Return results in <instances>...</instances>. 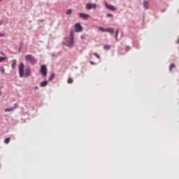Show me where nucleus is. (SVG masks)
Segmentation results:
<instances>
[{"label": "nucleus", "mask_w": 179, "mask_h": 179, "mask_svg": "<svg viewBox=\"0 0 179 179\" xmlns=\"http://www.w3.org/2000/svg\"><path fill=\"white\" fill-rule=\"evenodd\" d=\"M1 1H2V0H0V2H1Z\"/></svg>", "instance_id": "obj_33"}, {"label": "nucleus", "mask_w": 179, "mask_h": 179, "mask_svg": "<svg viewBox=\"0 0 179 179\" xmlns=\"http://www.w3.org/2000/svg\"><path fill=\"white\" fill-rule=\"evenodd\" d=\"M85 8L87 10H90V9H96L97 8V4L89 3L86 4Z\"/></svg>", "instance_id": "obj_6"}, {"label": "nucleus", "mask_w": 179, "mask_h": 179, "mask_svg": "<svg viewBox=\"0 0 179 179\" xmlns=\"http://www.w3.org/2000/svg\"><path fill=\"white\" fill-rule=\"evenodd\" d=\"M1 24H2V22H0V26H1Z\"/></svg>", "instance_id": "obj_31"}, {"label": "nucleus", "mask_w": 179, "mask_h": 179, "mask_svg": "<svg viewBox=\"0 0 179 179\" xmlns=\"http://www.w3.org/2000/svg\"><path fill=\"white\" fill-rule=\"evenodd\" d=\"M80 38H85V36H80Z\"/></svg>", "instance_id": "obj_30"}, {"label": "nucleus", "mask_w": 179, "mask_h": 179, "mask_svg": "<svg viewBox=\"0 0 179 179\" xmlns=\"http://www.w3.org/2000/svg\"><path fill=\"white\" fill-rule=\"evenodd\" d=\"M106 17H113V15L112 14H107Z\"/></svg>", "instance_id": "obj_27"}, {"label": "nucleus", "mask_w": 179, "mask_h": 179, "mask_svg": "<svg viewBox=\"0 0 179 179\" xmlns=\"http://www.w3.org/2000/svg\"><path fill=\"white\" fill-rule=\"evenodd\" d=\"M120 33V29H117L116 31V34H115V39L118 40V34Z\"/></svg>", "instance_id": "obj_20"}, {"label": "nucleus", "mask_w": 179, "mask_h": 179, "mask_svg": "<svg viewBox=\"0 0 179 179\" xmlns=\"http://www.w3.org/2000/svg\"><path fill=\"white\" fill-rule=\"evenodd\" d=\"M74 29H75V31H76V33H80V31H82V30H83V27H82V25H80V23H76L74 25Z\"/></svg>", "instance_id": "obj_7"}, {"label": "nucleus", "mask_w": 179, "mask_h": 179, "mask_svg": "<svg viewBox=\"0 0 179 179\" xmlns=\"http://www.w3.org/2000/svg\"><path fill=\"white\" fill-rule=\"evenodd\" d=\"M73 39H71L70 38H66V42H64L63 44H64V45H66V47H69V48H72V47H73Z\"/></svg>", "instance_id": "obj_3"}, {"label": "nucleus", "mask_w": 179, "mask_h": 179, "mask_svg": "<svg viewBox=\"0 0 179 179\" xmlns=\"http://www.w3.org/2000/svg\"><path fill=\"white\" fill-rule=\"evenodd\" d=\"M4 142H5L6 145H8V143H9L10 142V138L8 137V138H5Z\"/></svg>", "instance_id": "obj_16"}, {"label": "nucleus", "mask_w": 179, "mask_h": 179, "mask_svg": "<svg viewBox=\"0 0 179 179\" xmlns=\"http://www.w3.org/2000/svg\"><path fill=\"white\" fill-rule=\"evenodd\" d=\"M106 31H108V33H110L111 34H113V33H114V29H113V28H108V29H106Z\"/></svg>", "instance_id": "obj_15"}, {"label": "nucleus", "mask_w": 179, "mask_h": 179, "mask_svg": "<svg viewBox=\"0 0 179 179\" xmlns=\"http://www.w3.org/2000/svg\"><path fill=\"white\" fill-rule=\"evenodd\" d=\"M5 59H8L7 57H0V62H3V61H5Z\"/></svg>", "instance_id": "obj_18"}, {"label": "nucleus", "mask_w": 179, "mask_h": 179, "mask_svg": "<svg viewBox=\"0 0 179 179\" xmlns=\"http://www.w3.org/2000/svg\"><path fill=\"white\" fill-rule=\"evenodd\" d=\"M143 7L145 8V9H149V1H144Z\"/></svg>", "instance_id": "obj_9"}, {"label": "nucleus", "mask_w": 179, "mask_h": 179, "mask_svg": "<svg viewBox=\"0 0 179 179\" xmlns=\"http://www.w3.org/2000/svg\"><path fill=\"white\" fill-rule=\"evenodd\" d=\"M79 16H80V17H81V19H85V20H87V19H89V17H90V15L83 13H80Z\"/></svg>", "instance_id": "obj_8"}, {"label": "nucleus", "mask_w": 179, "mask_h": 179, "mask_svg": "<svg viewBox=\"0 0 179 179\" xmlns=\"http://www.w3.org/2000/svg\"><path fill=\"white\" fill-rule=\"evenodd\" d=\"M0 72H1L2 73H5V68L1 67L0 68Z\"/></svg>", "instance_id": "obj_23"}, {"label": "nucleus", "mask_w": 179, "mask_h": 179, "mask_svg": "<svg viewBox=\"0 0 179 179\" xmlns=\"http://www.w3.org/2000/svg\"><path fill=\"white\" fill-rule=\"evenodd\" d=\"M98 29L100 31H102L103 33L107 32V29H104V27H99Z\"/></svg>", "instance_id": "obj_12"}, {"label": "nucleus", "mask_w": 179, "mask_h": 179, "mask_svg": "<svg viewBox=\"0 0 179 179\" xmlns=\"http://www.w3.org/2000/svg\"><path fill=\"white\" fill-rule=\"evenodd\" d=\"M173 68H176V64H171L170 67H169V71L171 72L173 71Z\"/></svg>", "instance_id": "obj_19"}, {"label": "nucleus", "mask_w": 179, "mask_h": 179, "mask_svg": "<svg viewBox=\"0 0 179 179\" xmlns=\"http://www.w3.org/2000/svg\"><path fill=\"white\" fill-rule=\"evenodd\" d=\"M11 62H12L11 68L12 69H15L16 68V59L12 60Z\"/></svg>", "instance_id": "obj_11"}, {"label": "nucleus", "mask_w": 179, "mask_h": 179, "mask_svg": "<svg viewBox=\"0 0 179 179\" xmlns=\"http://www.w3.org/2000/svg\"><path fill=\"white\" fill-rule=\"evenodd\" d=\"M54 78H55V74L52 73L51 75V76L50 77L49 80H52V79H54Z\"/></svg>", "instance_id": "obj_21"}, {"label": "nucleus", "mask_w": 179, "mask_h": 179, "mask_svg": "<svg viewBox=\"0 0 179 179\" xmlns=\"http://www.w3.org/2000/svg\"><path fill=\"white\" fill-rule=\"evenodd\" d=\"M17 107H19V105H17V103H15L14 104V110H16V108H17Z\"/></svg>", "instance_id": "obj_26"}, {"label": "nucleus", "mask_w": 179, "mask_h": 179, "mask_svg": "<svg viewBox=\"0 0 179 179\" xmlns=\"http://www.w3.org/2000/svg\"><path fill=\"white\" fill-rule=\"evenodd\" d=\"M111 48V45H103V49L106 50V51H108Z\"/></svg>", "instance_id": "obj_13"}, {"label": "nucleus", "mask_w": 179, "mask_h": 179, "mask_svg": "<svg viewBox=\"0 0 179 179\" xmlns=\"http://www.w3.org/2000/svg\"><path fill=\"white\" fill-rule=\"evenodd\" d=\"M48 85V82L47 80H45L42 83H41L40 86L41 87H45Z\"/></svg>", "instance_id": "obj_10"}, {"label": "nucleus", "mask_w": 179, "mask_h": 179, "mask_svg": "<svg viewBox=\"0 0 179 179\" xmlns=\"http://www.w3.org/2000/svg\"><path fill=\"white\" fill-rule=\"evenodd\" d=\"M1 94H2V92L0 91V96H1Z\"/></svg>", "instance_id": "obj_32"}, {"label": "nucleus", "mask_w": 179, "mask_h": 179, "mask_svg": "<svg viewBox=\"0 0 179 179\" xmlns=\"http://www.w3.org/2000/svg\"><path fill=\"white\" fill-rule=\"evenodd\" d=\"M25 60L27 62L31 64V65H36V64H37V59H36V57L31 55H27L25 56Z\"/></svg>", "instance_id": "obj_2"}, {"label": "nucleus", "mask_w": 179, "mask_h": 179, "mask_svg": "<svg viewBox=\"0 0 179 179\" xmlns=\"http://www.w3.org/2000/svg\"><path fill=\"white\" fill-rule=\"evenodd\" d=\"M73 36H74L73 31H70V39L73 40V38H74Z\"/></svg>", "instance_id": "obj_17"}, {"label": "nucleus", "mask_w": 179, "mask_h": 179, "mask_svg": "<svg viewBox=\"0 0 179 179\" xmlns=\"http://www.w3.org/2000/svg\"><path fill=\"white\" fill-rule=\"evenodd\" d=\"M0 37H5V34H0Z\"/></svg>", "instance_id": "obj_29"}, {"label": "nucleus", "mask_w": 179, "mask_h": 179, "mask_svg": "<svg viewBox=\"0 0 179 179\" xmlns=\"http://www.w3.org/2000/svg\"><path fill=\"white\" fill-rule=\"evenodd\" d=\"M104 4H105L106 8L107 9H108L109 10H111L112 12L117 10V8H115V6L108 4V3H107V1H105Z\"/></svg>", "instance_id": "obj_5"}, {"label": "nucleus", "mask_w": 179, "mask_h": 179, "mask_svg": "<svg viewBox=\"0 0 179 179\" xmlns=\"http://www.w3.org/2000/svg\"><path fill=\"white\" fill-rule=\"evenodd\" d=\"M40 72L42 75V76H47V66H45V64L42 65L41 66V70Z\"/></svg>", "instance_id": "obj_4"}, {"label": "nucleus", "mask_w": 179, "mask_h": 179, "mask_svg": "<svg viewBox=\"0 0 179 179\" xmlns=\"http://www.w3.org/2000/svg\"><path fill=\"white\" fill-rule=\"evenodd\" d=\"M90 64H91V65H96V63L92 61L90 62Z\"/></svg>", "instance_id": "obj_28"}, {"label": "nucleus", "mask_w": 179, "mask_h": 179, "mask_svg": "<svg viewBox=\"0 0 179 179\" xmlns=\"http://www.w3.org/2000/svg\"><path fill=\"white\" fill-rule=\"evenodd\" d=\"M72 13V10L71 9L67 10L66 15H71Z\"/></svg>", "instance_id": "obj_24"}, {"label": "nucleus", "mask_w": 179, "mask_h": 179, "mask_svg": "<svg viewBox=\"0 0 179 179\" xmlns=\"http://www.w3.org/2000/svg\"><path fill=\"white\" fill-rule=\"evenodd\" d=\"M67 83L71 84V83H73V79L72 78H69L67 80Z\"/></svg>", "instance_id": "obj_22"}, {"label": "nucleus", "mask_w": 179, "mask_h": 179, "mask_svg": "<svg viewBox=\"0 0 179 179\" xmlns=\"http://www.w3.org/2000/svg\"><path fill=\"white\" fill-rule=\"evenodd\" d=\"M13 110H15V108H6L5 109V113H10V111H13Z\"/></svg>", "instance_id": "obj_14"}, {"label": "nucleus", "mask_w": 179, "mask_h": 179, "mask_svg": "<svg viewBox=\"0 0 179 179\" xmlns=\"http://www.w3.org/2000/svg\"><path fill=\"white\" fill-rule=\"evenodd\" d=\"M18 73L20 78H23V76L24 78H29V76H31V69L27 66L24 71V63L21 62L18 66Z\"/></svg>", "instance_id": "obj_1"}, {"label": "nucleus", "mask_w": 179, "mask_h": 179, "mask_svg": "<svg viewBox=\"0 0 179 179\" xmlns=\"http://www.w3.org/2000/svg\"><path fill=\"white\" fill-rule=\"evenodd\" d=\"M94 55L95 57H96V58H98V59H100V55H99V54H97V53H94Z\"/></svg>", "instance_id": "obj_25"}]
</instances>
